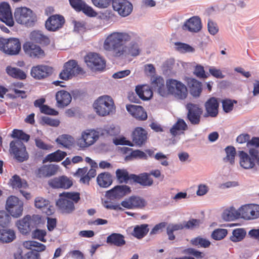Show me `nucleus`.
<instances>
[{
    "mask_svg": "<svg viewBox=\"0 0 259 259\" xmlns=\"http://www.w3.org/2000/svg\"><path fill=\"white\" fill-rule=\"evenodd\" d=\"M22 49L26 56L32 59H40L45 57L46 54L40 45L28 40L22 46Z\"/></svg>",
    "mask_w": 259,
    "mask_h": 259,
    "instance_id": "9d476101",
    "label": "nucleus"
},
{
    "mask_svg": "<svg viewBox=\"0 0 259 259\" xmlns=\"http://www.w3.org/2000/svg\"><path fill=\"white\" fill-rule=\"evenodd\" d=\"M49 205V200L40 197H38L35 200V206L38 208L47 207Z\"/></svg>",
    "mask_w": 259,
    "mask_h": 259,
    "instance_id": "680f3d73",
    "label": "nucleus"
},
{
    "mask_svg": "<svg viewBox=\"0 0 259 259\" xmlns=\"http://www.w3.org/2000/svg\"><path fill=\"white\" fill-rule=\"evenodd\" d=\"M66 155V152L60 150H58L56 151L47 155L44 160V162L47 161L60 162L62 160Z\"/></svg>",
    "mask_w": 259,
    "mask_h": 259,
    "instance_id": "58836bf2",
    "label": "nucleus"
},
{
    "mask_svg": "<svg viewBox=\"0 0 259 259\" xmlns=\"http://www.w3.org/2000/svg\"><path fill=\"white\" fill-rule=\"evenodd\" d=\"M184 229V226L183 223L179 224H169L166 228V233L168 235V239L171 241L174 240L176 238V237L174 234V232L183 230Z\"/></svg>",
    "mask_w": 259,
    "mask_h": 259,
    "instance_id": "37998d69",
    "label": "nucleus"
},
{
    "mask_svg": "<svg viewBox=\"0 0 259 259\" xmlns=\"http://www.w3.org/2000/svg\"><path fill=\"white\" fill-rule=\"evenodd\" d=\"M97 181L100 187L107 188L112 183V177L109 172H102L98 176Z\"/></svg>",
    "mask_w": 259,
    "mask_h": 259,
    "instance_id": "e433bc0d",
    "label": "nucleus"
},
{
    "mask_svg": "<svg viewBox=\"0 0 259 259\" xmlns=\"http://www.w3.org/2000/svg\"><path fill=\"white\" fill-rule=\"evenodd\" d=\"M106 242L111 245L121 247L125 244L124 236L119 233H113L107 237Z\"/></svg>",
    "mask_w": 259,
    "mask_h": 259,
    "instance_id": "72a5a7b5",
    "label": "nucleus"
},
{
    "mask_svg": "<svg viewBox=\"0 0 259 259\" xmlns=\"http://www.w3.org/2000/svg\"><path fill=\"white\" fill-rule=\"evenodd\" d=\"M131 188L125 185H117L107 192L106 195L111 199H120L130 194Z\"/></svg>",
    "mask_w": 259,
    "mask_h": 259,
    "instance_id": "a211bd4d",
    "label": "nucleus"
},
{
    "mask_svg": "<svg viewBox=\"0 0 259 259\" xmlns=\"http://www.w3.org/2000/svg\"><path fill=\"white\" fill-rule=\"evenodd\" d=\"M96 113L102 116L113 114L115 111V106L112 98L107 95L99 97L94 103Z\"/></svg>",
    "mask_w": 259,
    "mask_h": 259,
    "instance_id": "20e7f679",
    "label": "nucleus"
},
{
    "mask_svg": "<svg viewBox=\"0 0 259 259\" xmlns=\"http://www.w3.org/2000/svg\"><path fill=\"white\" fill-rule=\"evenodd\" d=\"M167 96L169 94L174 96L179 99H185L188 95V91L184 84L174 79L166 80Z\"/></svg>",
    "mask_w": 259,
    "mask_h": 259,
    "instance_id": "0eeeda50",
    "label": "nucleus"
},
{
    "mask_svg": "<svg viewBox=\"0 0 259 259\" xmlns=\"http://www.w3.org/2000/svg\"><path fill=\"white\" fill-rule=\"evenodd\" d=\"M41 122L43 124H47L51 126L57 127L60 124V121L57 119H53L49 117H42Z\"/></svg>",
    "mask_w": 259,
    "mask_h": 259,
    "instance_id": "bf43d9fd",
    "label": "nucleus"
},
{
    "mask_svg": "<svg viewBox=\"0 0 259 259\" xmlns=\"http://www.w3.org/2000/svg\"><path fill=\"white\" fill-rule=\"evenodd\" d=\"M12 138H17L16 140L12 141L10 144V151L14 155L16 159L22 162L28 158L26 152V147L23 143L21 141L26 142L29 141L30 136L25 134L22 130L14 129L11 135Z\"/></svg>",
    "mask_w": 259,
    "mask_h": 259,
    "instance_id": "f03ea898",
    "label": "nucleus"
},
{
    "mask_svg": "<svg viewBox=\"0 0 259 259\" xmlns=\"http://www.w3.org/2000/svg\"><path fill=\"white\" fill-rule=\"evenodd\" d=\"M141 49L139 45L136 42H131L128 46L125 45V52L123 53V56H131L136 57L140 54Z\"/></svg>",
    "mask_w": 259,
    "mask_h": 259,
    "instance_id": "a19ab883",
    "label": "nucleus"
},
{
    "mask_svg": "<svg viewBox=\"0 0 259 259\" xmlns=\"http://www.w3.org/2000/svg\"><path fill=\"white\" fill-rule=\"evenodd\" d=\"M131 158H140V159H147V156L146 154L144 152L142 151H141L140 150H136L134 151H133L130 153L129 156Z\"/></svg>",
    "mask_w": 259,
    "mask_h": 259,
    "instance_id": "e2e57ef3",
    "label": "nucleus"
},
{
    "mask_svg": "<svg viewBox=\"0 0 259 259\" xmlns=\"http://www.w3.org/2000/svg\"><path fill=\"white\" fill-rule=\"evenodd\" d=\"M58 169V166L54 164L43 165L35 171L38 178H47L55 175Z\"/></svg>",
    "mask_w": 259,
    "mask_h": 259,
    "instance_id": "393cba45",
    "label": "nucleus"
},
{
    "mask_svg": "<svg viewBox=\"0 0 259 259\" xmlns=\"http://www.w3.org/2000/svg\"><path fill=\"white\" fill-rule=\"evenodd\" d=\"M240 166L244 169H251L255 166L254 160L243 151L239 152Z\"/></svg>",
    "mask_w": 259,
    "mask_h": 259,
    "instance_id": "7c9ffc66",
    "label": "nucleus"
},
{
    "mask_svg": "<svg viewBox=\"0 0 259 259\" xmlns=\"http://www.w3.org/2000/svg\"><path fill=\"white\" fill-rule=\"evenodd\" d=\"M226 156L224 158L223 160L225 162H229L231 165L235 163V158L236 155V151L234 147L228 146L225 149Z\"/></svg>",
    "mask_w": 259,
    "mask_h": 259,
    "instance_id": "c03bdc74",
    "label": "nucleus"
},
{
    "mask_svg": "<svg viewBox=\"0 0 259 259\" xmlns=\"http://www.w3.org/2000/svg\"><path fill=\"white\" fill-rule=\"evenodd\" d=\"M84 73L83 69L78 65L77 61L70 60L64 64L59 77L62 79L67 80L78 74Z\"/></svg>",
    "mask_w": 259,
    "mask_h": 259,
    "instance_id": "6e6552de",
    "label": "nucleus"
},
{
    "mask_svg": "<svg viewBox=\"0 0 259 259\" xmlns=\"http://www.w3.org/2000/svg\"><path fill=\"white\" fill-rule=\"evenodd\" d=\"M57 101V106L63 108L68 106L72 100V97L70 93L64 90L57 92L55 95Z\"/></svg>",
    "mask_w": 259,
    "mask_h": 259,
    "instance_id": "c85d7f7f",
    "label": "nucleus"
},
{
    "mask_svg": "<svg viewBox=\"0 0 259 259\" xmlns=\"http://www.w3.org/2000/svg\"><path fill=\"white\" fill-rule=\"evenodd\" d=\"M222 218L227 221H233L241 218L240 208L236 210L234 207H231L230 209L225 210L222 214Z\"/></svg>",
    "mask_w": 259,
    "mask_h": 259,
    "instance_id": "ea45409f",
    "label": "nucleus"
},
{
    "mask_svg": "<svg viewBox=\"0 0 259 259\" xmlns=\"http://www.w3.org/2000/svg\"><path fill=\"white\" fill-rule=\"evenodd\" d=\"M23 202L17 197L11 195L8 197L5 207L9 213L14 218L22 216L23 211Z\"/></svg>",
    "mask_w": 259,
    "mask_h": 259,
    "instance_id": "1a4fd4ad",
    "label": "nucleus"
},
{
    "mask_svg": "<svg viewBox=\"0 0 259 259\" xmlns=\"http://www.w3.org/2000/svg\"><path fill=\"white\" fill-rule=\"evenodd\" d=\"M191 94L194 97H199L202 92L201 83L194 78H191L188 81Z\"/></svg>",
    "mask_w": 259,
    "mask_h": 259,
    "instance_id": "4c0bfd02",
    "label": "nucleus"
},
{
    "mask_svg": "<svg viewBox=\"0 0 259 259\" xmlns=\"http://www.w3.org/2000/svg\"><path fill=\"white\" fill-rule=\"evenodd\" d=\"M127 111L136 119L145 120L147 118V114L143 107L135 105H126Z\"/></svg>",
    "mask_w": 259,
    "mask_h": 259,
    "instance_id": "cd10ccee",
    "label": "nucleus"
},
{
    "mask_svg": "<svg viewBox=\"0 0 259 259\" xmlns=\"http://www.w3.org/2000/svg\"><path fill=\"white\" fill-rule=\"evenodd\" d=\"M207 116L216 117L219 113V103L215 97L210 98L204 104Z\"/></svg>",
    "mask_w": 259,
    "mask_h": 259,
    "instance_id": "a878e982",
    "label": "nucleus"
},
{
    "mask_svg": "<svg viewBox=\"0 0 259 259\" xmlns=\"http://www.w3.org/2000/svg\"><path fill=\"white\" fill-rule=\"evenodd\" d=\"M153 88L156 90L158 93L162 97H166L167 96V85L166 87L164 84V79L160 77L157 76L154 78L152 82Z\"/></svg>",
    "mask_w": 259,
    "mask_h": 259,
    "instance_id": "473e14b6",
    "label": "nucleus"
},
{
    "mask_svg": "<svg viewBox=\"0 0 259 259\" xmlns=\"http://www.w3.org/2000/svg\"><path fill=\"white\" fill-rule=\"evenodd\" d=\"M14 18L17 23L26 27L33 26L37 21L36 14L26 7L16 8L14 12Z\"/></svg>",
    "mask_w": 259,
    "mask_h": 259,
    "instance_id": "39448f33",
    "label": "nucleus"
},
{
    "mask_svg": "<svg viewBox=\"0 0 259 259\" xmlns=\"http://www.w3.org/2000/svg\"><path fill=\"white\" fill-rule=\"evenodd\" d=\"M15 259H39L40 254L34 251H30L24 255L22 252H17L14 254Z\"/></svg>",
    "mask_w": 259,
    "mask_h": 259,
    "instance_id": "603ef678",
    "label": "nucleus"
},
{
    "mask_svg": "<svg viewBox=\"0 0 259 259\" xmlns=\"http://www.w3.org/2000/svg\"><path fill=\"white\" fill-rule=\"evenodd\" d=\"M30 41L41 45L42 47L48 46L50 44L49 37L45 35L41 30H33L29 35Z\"/></svg>",
    "mask_w": 259,
    "mask_h": 259,
    "instance_id": "5701e85b",
    "label": "nucleus"
},
{
    "mask_svg": "<svg viewBox=\"0 0 259 259\" xmlns=\"http://www.w3.org/2000/svg\"><path fill=\"white\" fill-rule=\"evenodd\" d=\"M133 142L139 146L145 144L148 139L147 131L141 127H136L132 133Z\"/></svg>",
    "mask_w": 259,
    "mask_h": 259,
    "instance_id": "b1692460",
    "label": "nucleus"
},
{
    "mask_svg": "<svg viewBox=\"0 0 259 259\" xmlns=\"http://www.w3.org/2000/svg\"><path fill=\"white\" fill-rule=\"evenodd\" d=\"M134 35L133 32L114 31L106 37L103 48L106 51L111 52L115 57H122L125 52V44L131 41Z\"/></svg>",
    "mask_w": 259,
    "mask_h": 259,
    "instance_id": "f257e3e1",
    "label": "nucleus"
},
{
    "mask_svg": "<svg viewBox=\"0 0 259 259\" xmlns=\"http://www.w3.org/2000/svg\"><path fill=\"white\" fill-rule=\"evenodd\" d=\"M201 223L200 220L195 219H192L188 221H184L183 222L184 229L188 230H193L199 227Z\"/></svg>",
    "mask_w": 259,
    "mask_h": 259,
    "instance_id": "5fc2aeb1",
    "label": "nucleus"
},
{
    "mask_svg": "<svg viewBox=\"0 0 259 259\" xmlns=\"http://www.w3.org/2000/svg\"><path fill=\"white\" fill-rule=\"evenodd\" d=\"M222 106L223 110L226 113H229L231 111L234 107V104H236L237 103L236 100H231L229 99H226L223 100L222 102Z\"/></svg>",
    "mask_w": 259,
    "mask_h": 259,
    "instance_id": "4d7b16f0",
    "label": "nucleus"
},
{
    "mask_svg": "<svg viewBox=\"0 0 259 259\" xmlns=\"http://www.w3.org/2000/svg\"><path fill=\"white\" fill-rule=\"evenodd\" d=\"M53 73V68L45 65H37L31 68V75L36 79H42L50 76Z\"/></svg>",
    "mask_w": 259,
    "mask_h": 259,
    "instance_id": "dca6fc26",
    "label": "nucleus"
},
{
    "mask_svg": "<svg viewBox=\"0 0 259 259\" xmlns=\"http://www.w3.org/2000/svg\"><path fill=\"white\" fill-rule=\"evenodd\" d=\"M47 235V232L45 230L36 229L32 232V235L34 238L37 239L42 242H46L45 238Z\"/></svg>",
    "mask_w": 259,
    "mask_h": 259,
    "instance_id": "13d9d810",
    "label": "nucleus"
},
{
    "mask_svg": "<svg viewBox=\"0 0 259 259\" xmlns=\"http://www.w3.org/2000/svg\"><path fill=\"white\" fill-rule=\"evenodd\" d=\"M56 141L58 144L63 147H68L73 143V138L71 136L63 135L59 136Z\"/></svg>",
    "mask_w": 259,
    "mask_h": 259,
    "instance_id": "3c124183",
    "label": "nucleus"
},
{
    "mask_svg": "<svg viewBox=\"0 0 259 259\" xmlns=\"http://www.w3.org/2000/svg\"><path fill=\"white\" fill-rule=\"evenodd\" d=\"M190 243L193 246L203 248H207L209 247L211 244L208 240L200 236L192 238L190 240Z\"/></svg>",
    "mask_w": 259,
    "mask_h": 259,
    "instance_id": "de8ad7c7",
    "label": "nucleus"
},
{
    "mask_svg": "<svg viewBox=\"0 0 259 259\" xmlns=\"http://www.w3.org/2000/svg\"><path fill=\"white\" fill-rule=\"evenodd\" d=\"M49 185L53 188H62L67 189L70 188L73 182L72 180L65 176L55 177L49 182Z\"/></svg>",
    "mask_w": 259,
    "mask_h": 259,
    "instance_id": "412c9836",
    "label": "nucleus"
},
{
    "mask_svg": "<svg viewBox=\"0 0 259 259\" xmlns=\"http://www.w3.org/2000/svg\"><path fill=\"white\" fill-rule=\"evenodd\" d=\"M80 11H82L87 15L91 17H94L97 15V13L93 9L87 5L85 3H84V6L81 7Z\"/></svg>",
    "mask_w": 259,
    "mask_h": 259,
    "instance_id": "0e129e2a",
    "label": "nucleus"
},
{
    "mask_svg": "<svg viewBox=\"0 0 259 259\" xmlns=\"http://www.w3.org/2000/svg\"><path fill=\"white\" fill-rule=\"evenodd\" d=\"M112 4L114 10L123 17L128 16L132 11L133 6L127 0H113Z\"/></svg>",
    "mask_w": 259,
    "mask_h": 259,
    "instance_id": "6ab92c4d",
    "label": "nucleus"
},
{
    "mask_svg": "<svg viewBox=\"0 0 259 259\" xmlns=\"http://www.w3.org/2000/svg\"><path fill=\"white\" fill-rule=\"evenodd\" d=\"M147 224L137 225L135 227L132 234L138 239H141L145 237L149 231Z\"/></svg>",
    "mask_w": 259,
    "mask_h": 259,
    "instance_id": "79ce46f5",
    "label": "nucleus"
},
{
    "mask_svg": "<svg viewBox=\"0 0 259 259\" xmlns=\"http://www.w3.org/2000/svg\"><path fill=\"white\" fill-rule=\"evenodd\" d=\"M11 221L10 214L5 210H0V228L7 227Z\"/></svg>",
    "mask_w": 259,
    "mask_h": 259,
    "instance_id": "864d4df0",
    "label": "nucleus"
},
{
    "mask_svg": "<svg viewBox=\"0 0 259 259\" xmlns=\"http://www.w3.org/2000/svg\"><path fill=\"white\" fill-rule=\"evenodd\" d=\"M21 50V44L17 38H5L0 37V50L5 54L13 56L19 54Z\"/></svg>",
    "mask_w": 259,
    "mask_h": 259,
    "instance_id": "423d86ee",
    "label": "nucleus"
},
{
    "mask_svg": "<svg viewBox=\"0 0 259 259\" xmlns=\"http://www.w3.org/2000/svg\"><path fill=\"white\" fill-rule=\"evenodd\" d=\"M80 199V194L78 192H64L59 194L56 205L62 213L69 214L75 210L74 204L78 203Z\"/></svg>",
    "mask_w": 259,
    "mask_h": 259,
    "instance_id": "7ed1b4c3",
    "label": "nucleus"
},
{
    "mask_svg": "<svg viewBox=\"0 0 259 259\" xmlns=\"http://www.w3.org/2000/svg\"><path fill=\"white\" fill-rule=\"evenodd\" d=\"M40 218L38 215H29L25 216L23 219L17 221L16 225L19 231L23 234H27L31 229L36 226L39 223Z\"/></svg>",
    "mask_w": 259,
    "mask_h": 259,
    "instance_id": "f8f14e48",
    "label": "nucleus"
},
{
    "mask_svg": "<svg viewBox=\"0 0 259 259\" xmlns=\"http://www.w3.org/2000/svg\"><path fill=\"white\" fill-rule=\"evenodd\" d=\"M65 22V19L62 15H53L46 20L45 27L50 31H56L63 27Z\"/></svg>",
    "mask_w": 259,
    "mask_h": 259,
    "instance_id": "f3484780",
    "label": "nucleus"
},
{
    "mask_svg": "<svg viewBox=\"0 0 259 259\" xmlns=\"http://www.w3.org/2000/svg\"><path fill=\"white\" fill-rule=\"evenodd\" d=\"M15 231L11 229H0V242L2 243H9L16 239Z\"/></svg>",
    "mask_w": 259,
    "mask_h": 259,
    "instance_id": "f704fd0d",
    "label": "nucleus"
},
{
    "mask_svg": "<svg viewBox=\"0 0 259 259\" xmlns=\"http://www.w3.org/2000/svg\"><path fill=\"white\" fill-rule=\"evenodd\" d=\"M246 234V232L244 229L237 228L233 231L232 235L230 239L234 242H239L244 239Z\"/></svg>",
    "mask_w": 259,
    "mask_h": 259,
    "instance_id": "8fccbe9b",
    "label": "nucleus"
},
{
    "mask_svg": "<svg viewBox=\"0 0 259 259\" xmlns=\"http://www.w3.org/2000/svg\"><path fill=\"white\" fill-rule=\"evenodd\" d=\"M10 183L13 188H26L28 187V185L26 181H22L20 177L15 175L10 179Z\"/></svg>",
    "mask_w": 259,
    "mask_h": 259,
    "instance_id": "09e8293b",
    "label": "nucleus"
},
{
    "mask_svg": "<svg viewBox=\"0 0 259 259\" xmlns=\"http://www.w3.org/2000/svg\"><path fill=\"white\" fill-rule=\"evenodd\" d=\"M187 111L186 119L192 125H198L203 114L202 108L198 104L188 103L186 105Z\"/></svg>",
    "mask_w": 259,
    "mask_h": 259,
    "instance_id": "ddd939ff",
    "label": "nucleus"
},
{
    "mask_svg": "<svg viewBox=\"0 0 259 259\" xmlns=\"http://www.w3.org/2000/svg\"><path fill=\"white\" fill-rule=\"evenodd\" d=\"M183 27L190 32H198L202 28L201 19L197 16H193L185 22Z\"/></svg>",
    "mask_w": 259,
    "mask_h": 259,
    "instance_id": "bb28decb",
    "label": "nucleus"
},
{
    "mask_svg": "<svg viewBox=\"0 0 259 259\" xmlns=\"http://www.w3.org/2000/svg\"><path fill=\"white\" fill-rule=\"evenodd\" d=\"M135 91L139 97L143 101L150 100L153 96L152 90L147 85H137Z\"/></svg>",
    "mask_w": 259,
    "mask_h": 259,
    "instance_id": "2f4dec72",
    "label": "nucleus"
},
{
    "mask_svg": "<svg viewBox=\"0 0 259 259\" xmlns=\"http://www.w3.org/2000/svg\"><path fill=\"white\" fill-rule=\"evenodd\" d=\"M116 178L118 182L120 184L125 183L133 184V180L132 179V174L129 175L128 172L126 169H116L115 171Z\"/></svg>",
    "mask_w": 259,
    "mask_h": 259,
    "instance_id": "c9c22d12",
    "label": "nucleus"
},
{
    "mask_svg": "<svg viewBox=\"0 0 259 259\" xmlns=\"http://www.w3.org/2000/svg\"><path fill=\"white\" fill-rule=\"evenodd\" d=\"M6 72L13 78L24 79L26 77L25 72L19 68L8 66L6 68Z\"/></svg>",
    "mask_w": 259,
    "mask_h": 259,
    "instance_id": "a18cd8bd",
    "label": "nucleus"
},
{
    "mask_svg": "<svg viewBox=\"0 0 259 259\" xmlns=\"http://www.w3.org/2000/svg\"><path fill=\"white\" fill-rule=\"evenodd\" d=\"M84 61L92 71H103L106 67L105 60L98 54L89 53L84 57Z\"/></svg>",
    "mask_w": 259,
    "mask_h": 259,
    "instance_id": "9b49d317",
    "label": "nucleus"
},
{
    "mask_svg": "<svg viewBox=\"0 0 259 259\" xmlns=\"http://www.w3.org/2000/svg\"><path fill=\"white\" fill-rule=\"evenodd\" d=\"M194 72L197 77L200 78H206L208 77V75L205 73L203 67L200 65L196 66Z\"/></svg>",
    "mask_w": 259,
    "mask_h": 259,
    "instance_id": "338daca9",
    "label": "nucleus"
},
{
    "mask_svg": "<svg viewBox=\"0 0 259 259\" xmlns=\"http://www.w3.org/2000/svg\"><path fill=\"white\" fill-rule=\"evenodd\" d=\"M207 28L209 32L211 35H215L219 31V27L217 23H214L211 20L209 19L207 23Z\"/></svg>",
    "mask_w": 259,
    "mask_h": 259,
    "instance_id": "69168bd1",
    "label": "nucleus"
},
{
    "mask_svg": "<svg viewBox=\"0 0 259 259\" xmlns=\"http://www.w3.org/2000/svg\"><path fill=\"white\" fill-rule=\"evenodd\" d=\"M113 0H92L94 5L99 8H106L108 7Z\"/></svg>",
    "mask_w": 259,
    "mask_h": 259,
    "instance_id": "052dcab7",
    "label": "nucleus"
},
{
    "mask_svg": "<svg viewBox=\"0 0 259 259\" xmlns=\"http://www.w3.org/2000/svg\"><path fill=\"white\" fill-rule=\"evenodd\" d=\"M0 20L9 27L14 24L10 7L6 3L0 4Z\"/></svg>",
    "mask_w": 259,
    "mask_h": 259,
    "instance_id": "aec40b11",
    "label": "nucleus"
},
{
    "mask_svg": "<svg viewBox=\"0 0 259 259\" xmlns=\"http://www.w3.org/2000/svg\"><path fill=\"white\" fill-rule=\"evenodd\" d=\"M167 225L166 222H161L158 224H156L150 232V234H156L159 233L162 231V230L165 228Z\"/></svg>",
    "mask_w": 259,
    "mask_h": 259,
    "instance_id": "774afa93",
    "label": "nucleus"
},
{
    "mask_svg": "<svg viewBox=\"0 0 259 259\" xmlns=\"http://www.w3.org/2000/svg\"><path fill=\"white\" fill-rule=\"evenodd\" d=\"M121 205L127 209L141 208L146 205V201L140 197L132 196L122 201Z\"/></svg>",
    "mask_w": 259,
    "mask_h": 259,
    "instance_id": "4be33fe9",
    "label": "nucleus"
},
{
    "mask_svg": "<svg viewBox=\"0 0 259 259\" xmlns=\"http://www.w3.org/2000/svg\"><path fill=\"white\" fill-rule=\"evenodd\" d=\"M133 183L139 184L143 187H149L153 185V179L150 177V174L143 172L138 175L132 174Z\"/></svg>",
    "mask_w": 259,
    "mask_h": 259,
    "instance_id": "c756f323",
    "label": "nucleus"
},
{
    "mask_svg": "<svg viewBox=\"0 0 259 259\" xmlns=\"http://www.w3.org/2000/svg\"><path fill=\"white\" fill-rule=\"evenodd\" d=\"M241 218L246 220H254L259 218V205L246 204L240 208Z\"/></svg>",
    "mask_w": 259,
    "mask_h": 259,
    "instance_id": "2eb2a0df",
    "label": "nucleus"
},
{
    "mask_svg": "<svg viewBox=\"0 0 259 259\" xmlns=\"http://www.w3.org/2000/svg\"><path fill=\"white\" fill-rule=\"evenodd\" d=\"M228 231L225 229H217L214 230L212 234L211 237L215 240H221L224 239L227 235Z\"/></svg>",
    "mask_w": 259,
    "mask_h": 259,
    "instance_id": "6e6d98bb",
    "label": "nucleus"
},
{
    "mask_svg": "<svg viewBox=\"0 0 259 259\" xmlns=\"http://www.w3.org/2000/svg\"><path fill=\"white\" fill-rule=\"evenodd\" d=\"M187 128V125L183 119H179L177 122L170 128L171 135L176 136L179 134L180 131H185Z\"/></svg>",
    "mask_w": 259,
    "mask_h": 259,
    "instance_id": "49530a36",
    "label": "nucleus"
},
{
    "mask_svg": "<svg viewBox=\"0 0 259 259\" xmlns=\"http://www.w3.org/2000/svg\"><path fill=\"white\" fill-rule=\"evenodd\" d=\"M98 133L94 130H87L81 134V137L78 140V145L81 148L89 147L93 144L98 139Z\"/></svg>",
    "mask_w": 259,
    "mask_h": 259,
    "instance_id": "4468645a",
    "label": "nucleus"
}]
</instances>
